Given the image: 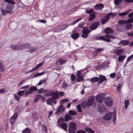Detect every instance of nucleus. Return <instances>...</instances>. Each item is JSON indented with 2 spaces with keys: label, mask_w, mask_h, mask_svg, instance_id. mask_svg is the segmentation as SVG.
Segmentation results:
<instances>
[{
  "label": "nucleus",
  "mask_w": 133,
  "mask_h": 133,
  "mask_svg": "<svg viewBox=\"0 0 133 133\" xmlns=\"http://www.w3.org/2000/svg\"><path fill=\"white\" fill-rule=\"evenodd\" d=\"M44 95L45 96H52L53 98H57L58 97V91H55L51 90L48 91L46 93H44Z\"/></svg>",
  "instance_id": "obj_1"
},
{
  "label": "nucleus",
  "mask_w": 133,
  "mask_h": 133,
  "mask_svg": "<svg viewBox=\"0 0 133 133\" xmlns=\"http://www.w3.org/2000/svg\"><path fill=\"white\" fill-rule=\"evenodd\" d=\"M22 46L24 47V49H26V51H28L30 53L34 52L36 49L34 47L31 46L29 44H23Z\"/></svg>",
  "instance_id": "obj_2"
},
{
  "label": "nucleus",
  "mask_w": 133,
  "mask_h": 133,
  "mask_svg": "<svg viewBox=\"0 0 133 133\" xmlns=\"http://www.w3.org/2000/svg\"><path fill=\"white\" fill-rule=\"evenodd\" d=\"M115 14H116L115 13H113L112 12H110L107 15L103 17L102 18L101 20L102 23L103 24L109 21L110 16H111L112 17H113Z\"/></svg>",
  "instance_id": "obj_3"
},
{
  "label": "nucleus",
  "mask_w": 133,
  "mask_h": 133,
  "mask_svg": "<svg viewBox=\"0 0 133 133\" xmlns=\"http://www.w3.org/2000/svg\"><path fill=\"white\" fill-rule=\"evenodd\" d=\"M111 38L113 39H115V37L114 36H112L109 35H106L105 36H101L97 38V39L102 40L108 42L111 41L110 38Z\"/></svg>",
  "instance_id": "obj_4"
},
{
  "label": "nucleus",
  "mask_w": 133,
  "mask_h": 133,
  "mask_svg": "<svg viewBox=\"0 0 133 133\" xmlns=\"http://www.w3.org/2000/svg\"><path fill=\"white\" fill-rule=\"evenodd\" d=\"M104 102L106 105L107 107H111L113 105V99L110 97H106L105 98Z\"/></svg>",
  "instance_id": "obj_5"
},
{
  "label": "nucleus",
  "mask_w": 133,
  "mask_h": 133,
  "mask_svg": "<svg viewBox=\"0 0 133 133\" xmlns=\"http://www.w3.org/2000/svg\"><path fill=\"white\" fill-rule=\"evenodd\" d=\"M82 70H80L77 71L76 73V75L77 76L76 81L77 82L82 81L84 79L83 73L82 72Z\"/></svg>",
  "instance_id": "obj_6"
},
{
  "label": "nucleus",
  "mask_w": 133,
  "mask_h": 133,
  "mask_svg": "<svg viewBox=\"0 0 133 133\" xmlns=\"http://www.w3.org/2000/svg\"><path fill=\"white\" fill-rule=\"evenodd\" d=\"M76 123L74 122H71L69 124V133H75V131L76 130Z\"/></svg>",
  "instance_id": "obj_7"
},
{
  "label": "nucleus",
  "mask_w": 133,
  "mask_h": 133,
  "mask_svg": "<svg viewBox=\"0 0 133 133\" xmlns=\"http://www.w3.org/2000/svg\"><path fill=\"white\" fill-rule=\"evenodd\" d=\"M105 96L104 93H100L96 96V101L99 103H101L103 101L104 98Z\"/></svg>",
  "instance_id": "obj_8"
},
{
  "label": "nucleus",
  "mask_w": 133,
  "mask_h": 133,
  "mask_svg": "<svg viewBox=\"0 0 133 133\" xmlns=\"http://www.w3.org/2000/svg\"><path fill=\"white\" fill-rule=\"evenodd\" d=\"M87 13L90 14V17L89 18V20L91 21L93 20L96 17L95 13L91 9L86 11Z\"/></svg>",
  "instance_id": "obj_9"
},
{
  "label": "nucleus",
  "mask_w": 133,
  "mask_h": 133,
  "mask_svg": "<svg viewBox=\"0 0 133 133\" xmlns=\"http://www.w3.org/2000/svg\"><path fill=\"white\" fill-rule=\"evenodd\" d=\"M90 32V30L88 29L87 27L84 28L82 30V36L83 38H86L88 36L89 33Z\"/></svg>",
  "instance_id": "obj_10"
},
{
  "label": "nucleus",
  "mask_w": 133,
  "mask_h": 133,
  "mask_svg": "<svg viewBox=\"0 0 133 133\" xmlns=\"http://www.w3.org/2000/svg\"><path fill=\"white\" fill-rule=\"evenodd\" d=\"M98 110L100 113L105 111L106 110L105 107L104 105L101 104H99L98 107Z\"/></svg>",
  "instance_id": "obj_11"
},
{
  "label": "nucleus",
  "mask_w": 133,
  "mask_h": 133,
  "mask_svg": "<svg viewBox=\"0 0 133 133\" xmlns=\"http://www.w3.org/2000/svg\"><path fill=\"white\" fill-rule=\"evenodd\" d=\"M124 50L123 49L116 50L112 51L113 54H116L118 56L124 53Z\"/></svg>",
  "instance_id": "obj_12"
},
{
  "label": "nucleus",
  "mask_w": 133,
  "mask_h": 133,
  "mask_svg": "<svg viewBox=\"0 0 133 133\" xmlns=\"http://www.w3.org/2000/svg\"><path fill=\"white\" fill-rule=\"evenodd\" d=\"M104 50L103 48H97L93 53V55L94 57H95L99 54Z\"/></svg>",
  "instance_id": "obj_13"
},
{
  "label": "nucleus",
  "mask_w": 133,
  "mask_h": 133,
  "mask_svg": "<svg viewBox=\"0 0 133 133\" xmlns=\"http://www.w3.org/2000/svg\"><path fill=\"white\" fill-rule=\"evenodd\" d=\"M23 44H21L19 45H14L12 46H11V48L13 49L14 50H19L21 49H24V47L23 46H22Z\"/></svg>",
  "instance_id": "obj_14"
},
{
  "label": "nucleus",
  "mask_w": 133,
  "mask_h": 133,
  "mask_svg": "<svg viewBox=\"0 0 133 133\" xmlns=\"http://www.w3.org/2000/svg\"><path fill=\"white\" fill-rule=\"evenodd\" d=\"M112 112L106 114L103 117L104 119L106 120H110L112 116Z\"/></svg>",
  "instance_id": "obj_15"
},
{
  "label": "nucleus",
  "mask_w": 133,
  "mask_h": 133,
  "mask_svg": "<svg viewBox=\"0 0 133 133\" xmlns=\"http://www.w3.org/2000/svg\"><path fill=\"white\" fill-rule=\"evenodd\" d=\"M55 98H49L47 99L46 101L48 105H51L52 103L55 104L56 103V101L55 99Z\"/></svg>",
  "instance_id": "obj_16"
},
{
  "label": "nucleus",
  "mask_w": 133,
  "mask_h": 133,
  "mask_svg": "<svg viewBox=\"0 0 133 133\" xmlns=\"http://www.w3.org/2000/svg\"><path fill=\"white\" fill-rule=\"evenodd\" d=\"M94 101V98L92 97H91L88 98V101L87 102L88 106H90L92 104Z\"/></svg>",
  "instance_id": "obj_17"
},
{
  "label": "nucleus",
  "mask_w": 133,
  "mask_h": 133,
  "mask_svg": "<svg viewBox=\"0 0 133 133\" xmlns=\"http://www.w3.org/2000/svg\"><path fill=\"white\" fill-rule=\"evenodd\" d=\"M99 23L98 22H97L94 23L92 24L90 27V29L93 30L96 29L98 26Z\"/></svg>",
  "instance_id": "obj_18"
},
{
  "label": "nucleus",
  "mask_w": 133,
  "mask_h": 133,
  "mask_svg": "<svg viewBox=\"0 0 133 133\" xmlns=\"http://www.w3.org/2000/svg\"><path fill=\"white\" fill-rule=\"evenodd\" d=\"M17 117V115L16 113H15L11 117L10 121L11 124L13 123L15 121Z\"/></svg>",
  "instance_id": "obj_19"
},
{
  "label": "nucleus",
  "mask_w": 133,
  "mask_h": 133,
  "mask_svg": "<svg viewBox=\"0 0 133 133\" xmlns=\"http://www.w3.org/2000/svg\"><path fill=\"white\" fill-rule=\"evenodd\" d=\"M95 7L96 9L100 10L103 8L104 5L102 4H99L96 5Z\"/></svg>",
  "instance_id": "obj_20"
},
{
  "label": "nucleus",
  "mask_w": 133,
  "mask_h": 133,
  "mask_svg": "<svg viewBox=\"0 0 133 133\" xmlns=\"http://www.w3.org/2000/svg\"><path fill=\"white\" fill-rule=\"evenodd\" d=\"M6 10L8 11L9 14L12 13L13 12V11L12 10V8L9 4H8L6 6Z\"/></svg>",
  "instance_id": "obj_21"
},
{
  "label": "nucleus",
  "mask_w": 133,
  "mask_h": 133,
  "mask_svg": "<svg viewBox=\"0 0 133 133\" xmlns=\"http://www.w3.org/2000/svg\"><path fill=\"white\" fill-rule=\"evenodd\" d=\"M44 62H42L37 65L36 66L33 68L29 72H31L32 71L38 69L39 68L41 67L43 65V63Z\"/></svg>",
  "instance_id": "obj_22"
},
{
  "label": "nucleus",
  "mask_w": 133,
  "mask_h": 133,
  "mask_svg": "<svg viewBox=\"0 0 133 133\" xmlns=\"http://www.w3.org/2000/svg\"><path fill=\"white\" fill-rule=\"evenodd\" d=\"M99 78L100 80L98 82V84L101 83L106 79V78L104 76L101 75H99Z\"/></svg>",
  "instance_id": "obj_23"
},
{
  "label": "nucleus",
  "mask_w": 133,
  "mask_h": 133,
  "mask_svg": "<svg viewBox=\"0 0 133 133\" xmlns=\"http://www.w3.org/2000/svg\"><path fill=\"white\" fill-rule=\"evenodd\" d=\"M129 43L128 41H127L123 40L121 41L118 43V45H120L122 44L124 45H126L128 44Z\"/></svg>",
  "instance_id": "obj_24"
},
{
  "label": "nucleus",
  "mask_w": 133,
  "mask_h": 133,
  "mask_svg": "<svg viewBox=\"0 0 133 133\" xmlns=\"http://www.w3.org/2000/svg\"><path fill=\"white\" fill-rule=\"evenodd\" d=\"M79 36V34L78 33H73L71 35V37L74 39H76Z\"/></svg>",
  "instance_id": "obj_25"
},
{
  "label": "nucleus",
  "mask_w": 133,
  "mask_h": 133,
  "mask_svg": "<svg viewBox=\"0 0 133 133\" xmlns=\"http://www.w3.org/2000/svg\"><path fill=\"white\" fill-rule=\"evenodd\" d=\"M61 126L62 128L64 130H66L67 127L66 124V123H62L60 125V127Z\"/></svg>",
  "instance_id": "obj_26"
},
{
  "label": "nucleus",
  "mask_w": 133,
  "mask_h": 133,
  "mask_svg": "<svg viewBox=\"0 0 133 133\" xmlns=\"http://www.w3.org/2000/svg\"><path fill=\"white\" fill-rule=\"evenodd\" d=\"M65 121V122L68 121L69 120L72 119V117L69 115L68 114H66L64 116Z\"/></svg>",
  "instance_id": "obj_27"
},
{
  "label": "nucleus",
  "mask_w": 133,
  "mask_h": 133,
  "mask_svg": "<svg viewBox=\"0 0 133 133\" xmlns=\"http://www.w3.org/2000/svg\"><path fill=\"white\" fill-rule=\"evenodd\" d=\"M38 92L39 93L41 94L44 92V93H46L48 91V90H45L44 88H42L38 90Z\"/></svg>",
  "instance_id": "obj_28"
},
{
  "label": "nucleus",
  "mask_w": 133,
  "mask_h": 133,
  "mask_svg": "<svg viewBox=\"0 0 133 133\" xmlns=\"http://www.w3.org/2000/svg\"><path fill=\"white\" fill-rule=\"evenodd\" d=\"M62 107L63 104H61L60 106L58 108L56 112V114L58 115L60 114L61 111L62 110Z\"/></svg>",
  "instance_id": "obj_29"
},
{
  "label": "nucleus",
  "mask_w": 133,
  "mask_h": 133,
  "mask_svg": "<svg viewBox=\"0 0 133 133\" xmlns=\"http://www.w3.org/2000/svg\"><path fill=\"white\" fill-rule=\"evenodd\" d=\"M126 57L125 56H120L118 58V61L119 62H123Z\"/></svg>",
  "instance_id": "obj_30"
},
{
  "label": "nucleus",
  "mask_w": 133,
  "mask_h": 133,
  "mask_svg": "<svg viewBox=\"0 0 133 133\" xmlns=\"http://www.w3.org/2000/svg\"><path fill=\"white\" fill-rule=\"evenodd\" d=\"M85 130L87 132L90 133H94L95 131L91 128L87 127L85 128Z\"/></svg>",
  "instance_id": "obj_31"
},
{
  "label": "nucleus",
  "mask_w": 133,
  "mask_h": 133,
  "mask_svg": "<svg viewBox=\"0 0 133 133\" xmlns=\"http://www.w3.org/2000/svg\"><path fill=\"white\" fill-rule=\"evenodd\" d=\"M104 32L105 33L109 34L112 32L113 31L110 28H107L105 30Z\"/></svg>",
  "instance_id": "obj_32"
},
{
  "label": "nucleus",
  "mask_w": 133,
  "mask_h": 133,
  "mask_svg": "<svg viewBox=\"0 0 133 133\" xmlns=\"http://www.w3.org/2000/svg\"><path fill=\"white\" fill-rule=\"evenodd\" d=\"M59 61L61 65H62L65 63L66 61V59H63L62 58H60L59 59Z\"/></svg>",
  "instance_id": "obj_33"
},
{
  "label": "nucleus",
  "mask_w": 133,
  "mask_h": 133,
  "mask_svg": "<svg viewBox=\"0 0 133 133\" xmlns=\"http://www.w3.org/2000/svg\"><path fill=\"white\" fill-rule=\"evenodd\" d=\"M99 80V78L97 77H93L90 79V81L92 83L97 82Z\"/></svg>",
  "instance_id": "obj_34"
},
{
  "label": "nucleus",
  "mask_w": 133,
  "mask_h": 133,
  "mask_svg": "<svg viewBox=\"0 0 133 133\" xmlns=\"http://www.w3.org/2000/svg\"><path fill=\"white\" fill-rule=\"evenodd\" d=\"M69 113L71 116L76 115L77 114V112L72 110H69Z\"/></svg>",
  "instance_id": "obj_35"
},
{
  "label": "nucleus",
  "mask_w": 133,
  "mask_h": 133,
  "mask_svg": "<svg viewBox=\"0 0 133 133\" xmlns=\"http://www.w3.org/2000/svg\"><path fill=\"white\" fill-rule=\"evenodd\" d=\"M29 90L32 92V91H36L38 89L35 87L33 86L32 87H30L29 88Z\"/></svg>",
  "instance_id": "obj_36"
},
{
  "label": "nucleus",
  "mask_w": 133,
  "mask_h": 133,
  "mask_svg": "<svg viewBox=\"0 0 133 133\" xmlns=\"http://www.w3.org/2000/svg\"><path fill=\"white\" fill-rule=\"evenodd\" d=\"M64 119L63 118H61L58 119L57 121L58 125L60 127V125L64 121Z\"/></svg>",
  "instance_id": "obj_37"
},
{
  "label": "nucleus",
  "mask_w": 133,
  "mask_h": 133,
  "mask_svg": "<svg viewBox=\"0 0 133 133\" xmlns=\"http://www.w3.org/2000/svg\"><path fill=\"white\" fill-rule=\"evenodd\" d=\"M122 2V0H114V3L116 5H118Z\"/></svg>",
  "instance_id": "obj_38"
},
{
  "label": "nucleus",
  "mask_w": 133,
  "mask_h": 133,
  "mask_svg": "<svg viewBox=\"0 0 133 133\" xmlns=\"http://www.w3.org/2000/svg\"><path fill=\"white\" fill-rule=\"evenodd\" d=\"M112 116H113V122L114 123H115V122L116 120V112L115 111H114L112 112Z\"/></svg>",
  "instance_id": "obj_39"
},
{
  "label": "nucleus",
  "mask_w": 133,
  "mask_h": 133,
  "mask_svg": "<svg viewBox=\"0 0 133 133\" xmlns=\"http://www.w3.org/2000/svg\"><path fill=\"white\" fill-rule=\"evenodd\" d=\"M124 104L125 105V108H127L129 104V100H127L125 101L124 102Z\"/></svg>",
  "instance_id": "obj_40"
},
{
  "label": "nucleus",
  "mask_w": 133,
  "mask_h": 133,
  "mask_svg": "<svg viewBox=\"0 0 133 133\" xmlns=\"http://www.w3.org/2000/svg\"><path fill=\"white\" fill-rule=\"evenodd\" d=\"M81 18H79L77 20L73 22H72L70 23L69 25H74V24H75L78 22L79 21H80L81 19Z\"/></svg>",
  "instance_id": "obj_41"
},
{
  "label": "nucleus",
  "mask_w": 133,
  "mask_h": 133,
  "mask_svg": "<svg viewBox=\"0 0 133 133\" xmlns=\"http://www.w3.org/2000/svg\"><path fill=\"white\" fill-rule=\"evenodd\" d=\"M130 10H130L126 12H124L122 13H119L118 14V15L120 16L125 15L127 14V13L128 12H129L130 11Z\"/></svg>",
  "instance_id": "obj_42"
},
{
  "label": "nucleus",
  "mask_w": 133,
  "mask_h": 133,
  "mask_svg": "<svg viewBox=\"0 0 133 133\" xmlns=\"http://www.w3.org/2000/svg\"><path fill=\"white\" fill-rule=\"evenodd\" d=\"M30 132V130L29 129L26 128L25 129L22 131V133H29Z\"/></svg>",
  "instance_id": "obj_43"
},
{
  "label": "nucleus",
  "mask_w": 133,
  "mask_h": 133,
  "mask_svg": "<svg viewBox=\"0 0 133 133\" xmlns=\"http://www.w3.org/2000/svg\"><path fill=\"white\" fill-rule=\"evenodd\" d=\"M68 101V99L66 98L62 99L60 101V103L61 104H62L63 103L66 102Z\"/></svg>",
  "instance_id": "obj_44"
},
{
  "label": "nucleus",
  "mask_w": 133,
  "mask_h": 133,
  "mask_svg": "<svg viewBox=\"0 0 133 133\" xmlns=\"http://www.w3.org/2000/svg\"><path fill=\"white\" fill-rule=\"evenodd\" d=\"M81 105L82 107L83 108H85L87 106H88L87 103H86L85 102H82L81 104Z\"/></svg>",
  "instance_id": "obj_45"
},
{
  "label": "nucleus",
  "mask_w": 133,
  "mask_h": 133,
  "mask_svg": "<svg viewBox=\"0 0 133 133\" xmlns=\"http://www.w3.org/2000/svg\"><path fill=\"white\" fill-rule=\"evenodd\" d=\"M90 68V66H88L85 69L82 70H83L82 71V72L83 73V75L87 71L88 69H89Z\"/></svg>",
  "instance_id": "obj_46"
},
{
  "label": "nucleus",
  "mask_w": 133,
  "mask_h": 133,
  "mask_svg": "<svg viewBox=\"0 0 133 133\" xmlns=\"http://www.w3.org/2000/svg\"><path fill=\"white\" fill-rule=\"evenodd\" d=\"M46 79H45L42 80H41L39 81L38 83L37 84L38 85H40L43 84L44 82L46 81Z\"/></svg>",
  "instance_id": "obj_47"
},
{
  "label": "nucleus",
  "mask_w": 133,
  "mask_h": 133,
  "mask_svg": "<svg viewBox=\"0 0 133 133\" xmlns=\"http://www.w3.org/2000/svg\"><path fill=\"white\" fill-rule=\"evenodd\" d=\"M71 80L72 81H75L76 79V76L74 74H72L71 76Z\"/></svg>",
  "instance_id": "obj_48"
},
{
  "label": "nucleus",
  "mask_w": 133,
  "mask_h": 133,
  "mask_svg": "<svg viewBox=\"0 0 133 133\" xmlns=\"http://www.w3.org/2000/svg\"><path fill=\"white\" fill-rule=\"evenodd\" d=\"M1 10L2 12L3 15V16L6 15L7 13H8V11L7 10L5 11L2 9H1Z\"/></svg>",
  "instance_id": "obj_49"
},
{
  "label": "nucleus",
  "mask_w": 133,
  "mask_h": 133,
  "mask_svg": "<svg viewBox=\"0 0 133 133\" xmlns=\"http://www.w3.org/2000/svg\"><path fill=\"white\" fill-rule=\"evenodd\" d=\"M60 87H62L63 88H65L66 87L67 84L66 82L64 81L62 84H61Z\"/></svg>",
  "instance_id": "obj_50"
},
{
  "label": "nucleus",
  "mask_w": 133,
  "mask_h": 133,
  "mask_svg": "<svg viewBox=\"0 0 133 133\" xmlns=\"http://www.w3.org/2000/svg\"><path fill=\"white\" fill-rule=\"evenodd\" d=\"M126 21L123 20H121L119 21L118 23L119 25H123L125 24H126Z\"/></svg>",
  "instance_id": "obj_51"
},
{
  "label": "nucleus",
  "mask_w": 133,
  "mask_h": 133,
  "mask_svg": "<svg viewBox=\"0 0 133 133\" xmlns=\"http://www.w3.org/2000/svg\"><path fill=\"white\" fill-rule=\"evenodd\" d=\"M24 91H20L17 93V95L20 96H22L23 95Z\"/></svg>",
  "instance_id": "obj_52"
},
{
  "label": "nucleus",
  "mask_w": 133,
  "mask_h": 133,
  "mask_svg": "<svg viewBox=\"0 0 133 133\" xmlns=\"http://www.w3.org/2000/svg\"><path fill=\"white\" fill-rule=\"evenodd\" d=\"M7 3H10L12 4H15L14 1L12 0H4Z\"/></svg>",
  "instance_id": "obj_53"
},
{
  "label": "nucleus",
  "mask_w": 133,
  "mask_h": 133,
  "mask_svg": "<svg viewBox=\"0 0 133 133\" xmlns=\"http://www.w3.org/2000/svg\"><path fill=\"white\" fill-rule=\"evenodd\" d=\"M76 108L78 110V112H81L82 110L81 108L80 104H79L78 105L76 106Z\"/></svg>",
  "instance_id": "obj_54"
},
{
  "label": "nucleus",
  "mask_w": 133,
  "mask_h": 133,
  "mask_svg": "<svg viewBox=\"0 0 133 133\" xmlns=\"http://www.w3.org/2000/svg\"><path fill=\"white\" fill-rule=\"evenodd\" d=\"M132 27V24H129L126 25V28L127 29H129L131 28Z\"/></svg>",
  "instance_id": "obj_55"
},
{
  "label": "nucleus",
  "mask_w": 133,
  "mask_h": 133,
  "mask_svg": "<svg viewBox=\"0 0 133 133\" xmlns=\"http://www.w3.org/2000/svg\"><path fill=\"white\" fill-rule=\"evenodd\" d=\"M132 58H133V54H132L131 56H129L128 58L126 63H127L130 61L131 59Z\"/></svg>",
  "instance_id": "obj_56"
},
{
  "label": "nucleus",
  "mask_w": 133,
  "mask_h": 133,
  "mask_svg": "<svg viewBox=\"0 0 133 133\" xmlns=\"http://www.w3.org/2000/svg\"><path fill=\"white\" fill-rule=\"evenodd\" d=\"M122 85L121 84H119L118 85L117 89L118 90V93L120 92V90L122 88Z\"/></svg>",
  "instance_id": "obj_57"
},
{
  "label": "nucleus",
  "mask_w": 133,
  "mask_h": 133,
  "mask_svg": "<svg viewBox=\"0 0 133 133\" xmlns=\"http://www.w3.org/2000/svg\"><path fill=\"white\" fill-rule=\"evenodd\" d=\"M4 71V66L3 65L1 64H0V72H2Z\"/></svg>",
  "instance_id": "obj_58"
},
{
  "label": "nucleus",
  "mask_w": 133,
  "mask_h": 133,
  "mask_svg": "<svg viewBox=\"0 0 133 133\" xmlns=\"http://www.w3.org/2000/svg\"><path fill=\"white\" fill-rule=\"evenodd\" d=\"M13 96H14V98L17 101L19 100L20 98V97L18 96L15 94H14Z\"/></svg>",
  "instance_id": "obj_59"
},
{
  "label": "nucleus",
  "mask_w": 133,
  "mask_h": 133,
  "mask_svg": "<svg viewBox=\"0 0 133 133\" xmlns=\"http://www.w3.org/2000/svg\"><path fill=\"white\" fill-rule=\"evenodd\" d=\"M126 23H131L133 21V18L131 17V18L129 19L127 21H126Z\"/></svg>",
  "instance_id": "obj_60"
},
{
  "label": "nucleus",
  "mask_w": 133,
  "mask_h": 133,
  "mask_svg": "<svg viewBox=\"0 0 133 133\" xmlns=\"http://www.w3.org/2000/svg\"><path fill=\"white\" fill-rule=\"evenodd\" d=\"M7 92L6 90L4 88L0 89V93L5 92Z\"/></svg>",
  "instance_id": "obj_61"
},
{
  "label": "nucleus",
  "mask_w": 133,
  "mask_h": 133,
  "mask_svg": "<svg viewBox=\"0 0 133 133\" xmlns=\"http://www.w3.org/2000/svg\"><path fill=\"white\" fill-rule=\"evenodd\" d=\"M39 98V95H37L34 98V101L36 102H37L38 101Z\"/></svg>",
  "instance_id": "obj_62"
},
{
  "label": "nucleus",
  "mask_w": 133,
  "mask_h": 133,
  "mask_svg": "<svg viewBox=\"0 0 133 133\" xmlns=\"http://www.w3.org/2000/svg\"><path fill=\"white\" fill-rule=\"evenodd\" d=\"M125 2L127 3H132L133 2V0H124Z\"/></svg>",
  "instance_id": "obj_63"
},
{
  "label": "nucleus",
  "mask_w": 133,
  "mask_h": 133,
  "mask_svg": "<svg viewBox=\"0 0 133 133\" xmlns=\"http://www.w3.org/2000/svg\"><path fill=\"white\" fill-rule=\"evenodd\" d=\"M76 133H86V132L83 130H80L77 131Z\"/></svg>",
  "instance_id": "obj_64"
}]
</instances>
